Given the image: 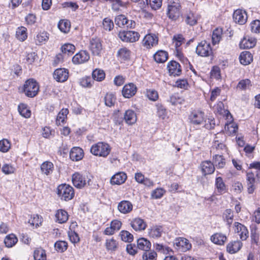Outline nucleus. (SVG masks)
<instances>
[{
  "instance_id": "473e14b6",
  "label": "nucleus",
  "mask_w": 260,
  "mask_h": 260,
  "mask_svg": "<svg viewBox=\"0 0 260 260\" xmlns=\"http://www.w3.org/2000/svg\"><path fill=\"white\" fill-rule=\"evenodd\" d=\"M255 44V40L253 38H244L240 42V47L244 49H250L253 47Z\"/></svg>"
},
{
  "instance_id": "4be33fe9",
  "label": "nucleus",
  "mask_w": 260,
  "mask_h": 260,
  "mask_svg": "<svg viewBox=\"0 0 260 260\" xmlns=\"http://www.w3.org/2000/svg\"><path fill=\"white\" fill-rule=\"evenodd\" d=\"M84 156L83 151L80 147H75L72 148L70 152V157L73 161L81 160Z\"/></svg>"
},
{
  "instance_id": "72a5a7b5",
  "label": "nucleus",
  "mask_w": 260,
  "mask_h": 260,
  "mask_svg": "<svg viewBox=\"0 0 260 260\" xmlns=\"http://www.w3.org/2000/svg\"><path fill=\"white\" fill-rule=\"evenodd\" d=\"M162 232V227L156 225L149 229L148 234L150 237L157 238L161 236Z\"/></svg>"
},
{
  "instance_id": "58836bf2",
  "label": "nucleus",
  "mask_w": 260,
  "mask_h": 260,
  "mask_svg": "<svg viewBox=\"0 0 260 260\" xmlns=\"http://www.w3.org/2000/svg\"><path fill=\"white\" fill-rule=\"evenodd\" d=\"M92 77L93 80L101 81L105 78V73L103 70L96 69L92 73Z\"/></svg>"
},
{
  "instance_id": "2f4dec72",
  "label": "nucleus",
  "mask_w": 260,
  "mask_h": 260,
  "mask_svg": "<svg viewBox=\"0 0 260 260\" xmlns=\"http://www.w3.org/2000/svg\"><path fill=\"white\" fill-rule=\"evenodd\" d=\"M17 238L13 234L7 235L4 240L5 245L8 248H10L14 246L17 243Z\"/></svg>"
},
{
  "instance_id": "4d7b16f0",
  "label": "nucleus",
  "mask_w": 260,
  "mask_h": 260,
  "mask_svg": "<svg viewBox=\"0 0 260 260\" xmlns=\"http://www.w3.org/2000/svg\"><path fill=\"white\" fill-rule=\"evenodd\" d=\"M146 94L147 97L152 101H156L158 98V93L154 89H147Z\"/></svg>"
},
{
  "instance_id": "393cba45",
  "label": "nucleus",
  "mask_w": 260,
  "mask_h": 260,
  "mask_svg": "<svg viewBox=\"0 0 260 260\" xmlns=\"http://www.w3.org/2000/svg\"><path fill=\"white\" fill-rule=\"evenodd\" d=\"M124 119L127 124L132 125L137 121L136 114L134 111L128 110L124 113Z\"/></svg>"
},
{
  "instance_id": "f3484780",
  "label": "nucleus",
  "mask_w": 260,
  "mask_h": 260,
  "mask_svg": "<svg viewBox=\"0 0 260 260\" xmlns=\"http://www.w3.org/2000/svg\"><path fill=\"white\" fill-rule=\"evenodd\" d=\"M168 69L170 75L179 76L181 73L180 65L175 61H171L168 63Z\"/></svg>"
},
{
  "instance_id": "a18cd8bd",
  "label": "nucleus",
  "mask_w": 260,
  "mask_h": 260,
  "mask_svg": "<svg viewBox=\"0 0 260 260\" xmlns=\"http://www.w3.org/2000/svg\"><path fill=\"white\" fill-rule=\"evenodd\" d=\"M222 35V29L221 28H216L212 33V43L214 45L218 44L221 38Z\"/></svg>"
},
{
  "instance_id": "1a4fd4ad",
  "label": "nucleus",
  "mask_w": 260,
  "mask_h": 260,
  "mask_svg": "<svg viewBox=\"0 0 260 260\" xmlns=\"http://www.w3.org/2000/svg\"><path fill=\"white\" fill-rule=\"evenodd\" d=\"M89 48L94 55H100L103 47L101 40L98 38H93L90 41Z\"/></svg>"
},
{
  "instance_id": "aec40b11",
  "label": "nucleus",
  "mask_w": 260,
  "mask_h": 260,
  "mask_svg": "<svg viewBox=\"0 0 260 260\" xmlns=\"http://www.w3.org/2000/svg\"><path fill=\"white\" fill-rule=\"evenodd\" d=\"M242 246V243L239 240L232 241L227 245L226 250L230 253H235L241 249Z\"/></svg>"
},
{
  "instance_id": "6e6d98bb",
  "label": "nucleus",
  "mask_w": 260,
  "mask_h": 260,
  "mask_svg": "<svg viewBox=\"0 0 260 260\" xmlns=\"http://www.w3.org/2000/svg\"><path fill=\"white\" fill-rule=\"evenodd\" d=\"M34 257L35 260H46V259L45 252L42 249L35 250Z\"/></svg>"
},
{
  "instance_id": "338daca9",
  "label": "nucleus",
  "mask_w": 260,
  "mask_h": 260,
  "mask_svg": "<svg viewBox=\"0 0 260 260\" xmlns=\"http://www.w3.org/2000/svg\"><path fill=\"white\" fill-rule=\"evenodd\" d=\"M165 192L166 191L164 189L161 188H158L152 192L151 196L154 199H160L163 196Z\"/></svg>"
},
{
  "instance_id": "5fc2aeb1",
  "label": "nucleus",
  "mask_w": 260,
  "mask_h": 260,
  "mask_svg": "<svg viewBox=\"0 0 260 260\" xmlns=\"http://www.w3.org/2000/svg\"><path fill=\"white\" fill-rule=\"evenodd\" d=\"M152 9L156 10L160 8L162 6V0H146Z\"/></svg>"
},
{
  "instance_id": "c9c22d12",
  "label": "nucleus",
  "mask_w": 260,
  "mask_h": 260,
  "mask_svg": "<svg viewBox=\"0 0 260 260\" xmlns=\"http://www.w3.org/2000/svg\"><path fill=\"white\" fill-rule=\"evenodd\" d=\"M215 186L217 192L222 194L226 191V188L225 183L221 177H218L216 178Z\"/></svg>"
},
{
  "instance_id": "f03ea898",
  "label": "nucleus",
  "mask_w": 260,
  "mask_h": 260,
  "mask_svg": "<svg viewBox=\"0 0 260 260\" xmlns=\"http://www.w3.org/2000/svg\"><path fill=\"white\" fill-rule=\"evenodd\" d=\"M246 181L248 192L252 193L256 188L255 184L260 183V170L247 172Z\"/></svg>"
},
{
  "instance_id": "774afa93",
  "label": "nucleus",
  "mask_w": 260,
  "mask_h": 260,
  "mask_svg": "<svg viewBox=\"0 0 260 260\" xmlns=\"http://www.w3.org/2000/svg\"><path fill=\"white\" fill-rule=\"evenodd\" d=\"M184 100L177 95H172L170 98V102L172 105L176 106L178 104H182Z\"/></svg>"
},
{
  "instance_id": "6ab92c4d",
  "label": "nucleus",
  "mask_w": 260,
  "mask_h": 260,
  "mask_svg": "<svg viewBox=\"0 0 260 260\" xmlns=\"http://www.w3.org/2000/svg\"><path fill=\"white\" fill-rule=\"evenodd\" d=\"M137 91V87L133 83L126 84L122 90V95L126 98H130L134 96Z\"/></svg>"
},
{
  "instance_id": "4c0bfd02",
  "label": "nucleus",
  "mask_w": 260,
  "mask_h": 260,
  "mask_svg": "<svg viewBox=\"0 0 260 260\" xmlns=\"http://www.w3.org/2000/svg\"><path fill=\"white\" fill-rule=\"evenodd\" d=\"M27 29L24 26L19 27L16 32V38L21 41H24L27 37Z\"/></svg>"
},
{
  "instance_id": "f704fd0d",
  "label": "nucleus",
  "mask_w": 260,
  "mask_h": 260,
  "mask_svg": "<svg viewBox=\"0 0 260 260\" xmlns=\"http://www.w3.org/2000/svg\"><path fill=\"white\" fill-rule=\"evenodd\" d=\"M55 217L59 223H64L68 219V214L65 210H58L55 214Z\"/></svg>"
},
{
  "instance_id": "e433bc0d",
  "label": "nucleus",
  "mask_w": 260,
  "mask_h": 260,
  "mask_svg": "<svg viewBox=\"0 0 260 260\" xmlns=\"http://www.w3.org/2000/svg\"><path fill=\"white\" fill-rule=\"evenodd\" d=\"M109 1L112 5V9L115 12L120 10V7H126L127 4L122 2L121 0H105Z\"/></svg>"
},
{
  "instance_id": "a878e982",
  "label": "nucleus",
  "mask_w": 260,
  "mask_h": 260,
  "mask_svg": "<svg viewBox=\"0 0 260 260\" xmlns=\"http://www.w3.org/2000/svg\"><path fill=\"white\" fill-rule=\"evenodd\" d=\"M137 247L140 250L148 251L151 248V243L146 239L141 238L137 240Z\"/></svg>"
},
{
  "instance_id": "bb28decb",
  "label": "nucleus",
  "mask_w": 260,
  "mask_h": 260,
  "mask_svg": "<svg viewBox=\"0 0 260 260\" xmlns=\"http://www.w3.org/2000/svg\"><path fill=\"white\" fill-rule=\"evenodd\" d=\"M213 164L214 167L218 169L223 168L225 165L226 161L223 155L215 154L213 156Z\"/></svg>"
},
{
  "instance_id": "79ce46f5",
  "label": "nucleus",
  "mask_w": 260,
  "mask_h": 260,
  "mask_svg": "<svg viewBox=\"0 0 260 260\" xmlns=\"http://www.w3.org/2000/svg\"><path fill=\"white\" fill-rule=\"evenodd\" d=\"M49 34L46 31L39 32L36 36V41L37 44L45 43L49 39Z\"/></svg>"
},
{
  "instance_id": "ea45409f",
  "label": "nucleus",
  "mask_w": 260,
  "mask_h": 260,
  "mask_svg": "<svg viewBox=\"0 0 260 260\" xmlns=\"http://www.w3.org/2000/svg\"><path fill=\"white\" fill-rule=\"evenodd\" d=\"M234 214L232 210L230 209H226L223 214V218L227 224L231 226L233 221Z\"/></svg>"
},
{
  "instance_id": "ddd939ff",
  "label": "nucleus",
  "mask_w": 260,
  "mask_h": 260,
  "mask_svg": "<svg viewBox=\"0 0 260 260\" xmlns=\"http://www.w3.org/2000/svg\"><path fill=\"white\" fill-rule=\"evenodd\" d=\"M234 231L239 234L242 240H245L248 237V231L246 227L238 222L234 223Z\"/></svg>"
},
{
  "instance_id": "7ed1b4c3",
  "label": "nucleus",
  "mask_w": 260,
  "mask_h": 260,
  "mask_svg": "<svg viewBox=\"0 0 260 260\" xmlns=\"http://www.w3.org/2000/svg\"><path fill=\"white\" fill-rule=\"evenodd\" d=\"M39 90V86L36 80L29 79L26 80L23 85V91L25 94L29 98L36 96Z\"/></svg>"
},
{
  "instance_id": "69168bd1",
  "label": "nucleus",
  "mask_w": 260,
  "mask_h": 260,
  "mask_svg": "<svg viewBox=\"0 0 260 260\" xmlns=\"http://www.w3.org/2000/svg\"><path fill=\"white\" fill-rule=\"evenodd\" d=\"M250 28L251 31L253 32H260V21L258 20H253L250 23Z\"/></svg>"
},
{
  "instance_id": "9b49d317",
  "label": "nucleus",
  "mask_w": 260,
  "mask_h": 260,
  "mask_svg": "<svg viewBox=\"0 0 260 260\" xmlns=\"http://www.w3.org/2000/svg\"><path fill=\"white\" fill-rule=\"evenodd\" d=\"M233 17L234 21L240 25L245 24L247 20V15L246 11L241 9L235 11Z\"/></svg>"
},
{
  "instance_id": "c85d7f7f",
  "label": "nucleus",
  "mask_w": 260,
  "mask_h": 260,
  "mask_svg": "<svg viewBox=\"0 0 260 260\" xmlns=\"http://www.w3.org/2000/svg\"><path fill=\"white\" fill-rule=\"evenodd\" d=\"M155 61L158 63L165 62L168 58L167 52L163 50L158 51L153 56Z\"/></svg>"
},
{
  "instance_id": "49530a36",
  "label": "nucleus",
  "mask_w": 260,
  "mask_h": 260,
  "mask_svg": "<svg viewBox=\"0 0 260 260\" xmlns=\"http://www.w3.org/2000/svg\"><path fill=\"white\" fill-rule=\"evenodd\" d=\"M68 243L64 241H58L54 244L55 249L60 252H64L67 249Z\"/></svg>"
},
{
  "instance_id": "13d9d810",
  "label": "nucleus",
  "mask_w": 260,
  "mask_h": 260,
  "mask_svg": "<svg viewBox=\"0 0 260 260\" xmlns=\"http://www.w3.org/2000/svg\"><path fill=\"white\" fill-rule=\"evenodd\" d=\"M93 83V81L90 77H84L80 81V85L84 87H91Z\"/></svg>"
},
{
  "instance_id": "f257e3e1",
  "label": "nucleus",
  "mask_w": 260,
  "mask_h": 260,
  "mask_svg": "<svg viewBox=\"0 0 260 260\" xmlns=\"http://www.w3.org/2000/svg\"><path fill=\"white\" fill-rule=\"evenodd\" d=\"M90 151L95 156L105 158L110 153L111 147L107 143L100 142L92 145Z\"/></svg>"
},
{
  "instance_id": "603ef678",
  "label": "nucleus",
  "mask_w": 260,
  "mask_h": 260,
  "mask_svg": "<svg viewBox=\"0 0 260 260\" xmlns=\"http://www.w3.org/2000/svg\"><path fill=\"white\" fill-rule=\"evenodd\" d=\"M103 26L105 30L111 31L114 27L113 22L110 18H105L103 21Z\"/></svg>"
},
{
  "instance_id": "9d476101",
  "label": "nucleus",
  "mask_w": 260,
  "mask_h": 260,
  "mask_svg": "<svg viewBox=\"0 0 260 260\" xmlns=\"http://www.w3.org/2000/svg\"><path fill=\"white\" fill-rule=\"evenodd\" d=\"M89 53L84 50H81L76 53L72 58V62L75 64L84 63L89 59Z\"/></svg>"
},
{
  "instance_id": "37998d69",
  "label": "nucleus",
  "mask_w": 260,
  "mask_h": 260,
  "mask_svg": "<svg viewBox=\"0 0 260 260\" xmlns=\"http://www.w3.org/2000/svg\"><path fill=\"white\" fill-rule=\"evenodd\" d=\"M68 113L69 110L68 109H62L57 115L56 121V124L60 125L61 123H63Z\"/></svg>"
},
{
  "instance_id": "7c9ffc66",
  "label": "nucleus",
  "mask_w": 260,
  "mask_h": 260,
  "mask_svg": "<svg viewBox=\"0 0 260 260\" xmlns=\"http://www.w3.org/2000/svg\"><path fill=\"white\" fill-rule=\"evenodd\" d=\"M176 245L182 248V250L186 251L191 248V245L188 240L185 238H179L176 240Z\"/></svg>"
},
{
  "instance_id": "cd10ccee",
  "label": "nucleus",
  "mask_w": 260,
  "mask_h": 260,
  "mask_svg": "<svg viewBox=\"0 0 260 260\" xmlns=\"http://www.w3.org/2000/svg\"><path fill=\"white\" fill-rule=\"evenodd\" d=\"M226 237L221 233H215L211 237V240L215 244L222 245L226 242Z\"/></svg>"
},
{
  "instance_id": "0eeeda50",
  "label": "nucleus",
  "mask_w": 260,
  "mask_h": 260,
  "mask_svg": "<svg viewBox=\"0 0 260 260\" xmlns=\"http://www.w3.org/2000/svg\"><path fill=\"white\" fill-rule=\"evenodd\" d=\"M119 37L122 41L133 43L139 40L140 35L135 31H124L119 32Z\"/></svg>"
},
{
  "instance_id": "864d4df0",
  "label": "nucleus",
  "mask_w": 260,
  "mask_h": 260,
  "mask_svg": "<svg viewBox=\"0 0 260 260\" xmlns=\"http://www.w3.org/2000/svg\"><path fill=\"white\" fill-rule=\"evenodd\" d=\"M117 243L113 238L107 240L106 242V247L107 250L115 251L117 248Z\"/></svg>"
},
{
  "instance_id": "680f3d73",
  "label": "nucleus",
  "mask_w": 260,
  "mask_h": 260,
  "mask_svg": "<svg viewBox=\"0 0 260 260\" xmlns=\"http://www.w3.org/2000/svg\"><path fill=\"white\" fill-rule=\"evenodd\" d=\"M131 51L126 48L120 49L118 52V55L124 60L127 59L130 56Z\"/></svg>"
},
{
  "instance_id": "8fccbe9b",
  "label": "nucleus",
  "mask_w": 260,
  "mask_h": 260,
  "mask_svg": "<svg viewBox=\"0 0 260 260\" xmlns=\"http://www.w3.org/2000/svg\"><path fill=\"white\" fill-rule=\"evenodd\" d=\"M58 27L60 31L64 33H67L70 30V24L68 21L62 20L59 21Z\"/></svg>"
},
{
  "instance_id": "dca6fc26",
  "label": "nucleus",
  "mask_w": 260,
  "mask_h": 260,
  "mask_svg": "<svg viewBox=\"0 0 260 260\" xmlns=\"http://www.w3.org/2000/svg\"><path fill=\"white\" fill-rule=\"evenodd\" d=\"M69 73L68 70L64 68L57 69L54 72V78L58 82H63L68 78Z\"/></svg>"
},
{
  "instance_id": "4468645a",
  "label": "nucleus",
  "mask_w": 260,
  "mask_h": 260,
  "mask_svg": "<svg viewBox=\"0 0 260 260\" xmlns=\"http://www.w3.org/2000/svg\"><path fill=\"white\" fill-rule=\"evenodd\" d=\"M87 178L79 173H75L72 176V182L74 185L81 188L86 185Z\"/></svg>"
},
{
  "instance_id": "de8ad7c7",
  "label": "nucleus",
  "mask_w": 260,
  "mask_h": 260,
  "mask_svg": "<svg viewBox=\"0 0 260 260\" xmlns=\"http://www.w3.org/2000/svg\"><path fill=\"white\" fill-rule=\"evenodd\" d=\"M156 250L161 253L165 254H170V252H172L173 250L169 247L164 246L162 244H156L155 245Z\"/></svg>"
},
{
  "instance_id": "f8f14e48",
  "label": "nucleus",
  "mask_w": 260,
  "mask_h": 260,
  "mask_svg": "<svg viewBox=\"0 0 260 260\" xmlns=\"http://www.w3.org/2000/svg\"><path fill=\"white\" fill-rule=\"evenodd\" d=\"M158 43L157 37L153 34L146 35L142 41L143 45L147 49L155 46Z\"/></svg>"
},
{
  "instance_id": "b1692460",
  "label": "nucleus",
  "mask_w": 260,
  "mask_h": 260,
  "mask_svg": "<svg viewBox=\"0 0 260 260\" xmlns=\"http://www.w3.org/2000/svg\"><path fill=\"white\" fill-rule=\"evenodd\" d=\"M239 60L240 63L244 66L248 65L253 60L252 54L249 51L242 52L240 56Z\"/></svg>"
},
{
  "instance_id": "3c124183",
  "label": "nucleus",
  "mask_w": 260,
  "mask_h": 260,
  "mask_svg": "<svg viewBox=\"0 0 260 260\" xmlns=\"http://www.w3.org/2000/svg\"><path fill=\"white\" fill-rule=\"evenodd\" d=\"M122 241L126 242H131L133 240V235L126 231H122L119 234Z\"/></svg>"
},
{
  "instance_id": "423d86ee",
  "label": "nucleus",
  "mask_w": 260,
  "mask_h": 260,
  "mask_svg": "<svg viewBox=\"0 0 260 260\" xmlns=\"http://www.w3.org/2000/svg\"><path fill=\"white\" fill-rule=\"evenodd\" d=\"M196 53L203 57L210 56L212 53L210 44L205 41L201 42L196 47Z\"/></svg>"
},
{
  "instance_id": "2eb2a0df",
  "label": "nucleus",
  "mask_w": 260,
  "mask_h": 260,
  "mask_svg": "<svg viewBox=\"0 0 260 260\" xmlns=\"http://www.w3.org/2000/svg\"><path fill=\"white\" fill-rule=\"evenodd\" d=\"M133 208L132 203L129 201L123 200L117 205L118 210L122 214H126L130 213Z\"/></svg>"
},
{
  "instance_id": "c03bdc74",
  "label": "nucleus",
  "mask_w": 260,
  "mask_h": 260,
  "mask_svg": "<svg viewBox=\"0 0 260 260\" xmlns=\"http://www.w3.org/2000/svg\"><path fill=\"white\" fill-rule=\"evenodd\" d=\"M115 22L119 27H123L129 22V20L124 15H119L115 17Z\"/></svg>"
},
{
  "instance_id": "a19ab883",
  "label": "nucleus",
  "mask_w": 260,
  "mask_h": 260,
  "mask_svg": "<svg viewBox=\"0 0 260 260\" xmlns=\"http://www.w3.org/2000/svg\"><path fill=\"white\" fill-rule=\"evenodd\" d=\"M75 50V46L70 43L64 44L61 47L62 53L68 55L72 54L74 52Z\"/></svg>"
},
{
  "instance_id": "a211bd4d",
  "label": "nucleus",
  "mask_w": 260,
  "mask_h": 260,
  "mask_svg": "<svg viewBox=\"0 0 260 260\" xmlns=\"http://www.w3.org/2000/svg\"><path fill=\"white\" fill-rule=\"evenodd\" d=\"M130 224L133 229L136 231H143L147 226V224L144 220L139 217L132 219Z\"/></svg>"
},
{
  "instance_id": "e2e57ef3",
  "label": "nucleus",
  "mask_w": 260,
  "mask_h": 260,
  "mask_svg": "<svg viewBox=\"0 0 260 260\" xmlns=\"http://www.w3.org/2000/svg\"><path fill=\"white\" fill-rule=\"evenodd\" d=\"M10 148L9 141L7 139L0 141V151L3 152H7Z\"/></svg>"
},
{
  "instance_id": "c756f323",
  "label": "nucleus",
  "mask_w": 260,
  "mask_h": 260,
  "mask_svg": "<svg viewBox=\"0 0 260 260\" xmlns=\"http://www.w3.org/2000/svg\"><path fill=\"white\" fill-rule=\"evenodd\" d=\"M54 169L53 164L49 161L44 162L41 166V170L42 173L48 175L53 172Z\"/></svg>"
},
{
  "instance_id": "412c9836",
  "label": "nucleus",
  "mask_w": 260,
  "mask_h": 260,
  "mask_svg": "<svg viewBox=\"0 0 260 260\" xmlns=\"http://www.w3.org/2000/svg\"><path fill=\"white\" fill-rule=\"evenodd\" d=\"M127 178L126 174L124 172H118L113 176L110 180L112 184L120 185L123 184Z\"/></svg>"
},
{
  "instance_id": "052dcab7",
  "label": "nucleus",
  "mask_w": 260,
  "mask_h": 260,
  "mask_svg": "<svg viewBox=\"0 0 260 260\" xmlns=\"http://www.w3.org/2000/svg\"><path fill=\"white\" fill-rule=\"evenodd\" d=\"M18 110L20 114L25 118H28L30 117L31 113L30 111L28 110L24 104L19 105Z\"/></svg>"
},
{
  "instance_id": "5701e85b",
  "label": "nucleus",
  "mask_w": 260,
  "mask_h": 260,
  "mask_svg": "<svg viewBox=\"0 0 260 260\" xmlns=\"http://www.w3.org/2000/svg\"><path fill=\"white\" fill-rule=\"evenodd\" d=\"M203 173L204 175L212 174L215 170V167L211 161L206 160L203 161L201 165Z\"/></svg>"
},
{
  "instance_id": "bf43d9fd",
  "label": "nucleus",
  "mask_w": 260,
  "mask_h": 260,
  "mask_svg": "<svg viewBox=\"0 0 260 260\" xmlns=\"http://www.w3.org/2000/svg\"><path fill=\"white\" fill-rule=\"evenodd\" d=\"M116 99L114 95L111 93H107L105 96V105L108 107H111L114 105Z\"/></svg>"
},
{
  "instance_id": "39448f33",
  "label": "nucleus",
  "mask_w": 260,
  "mask_h": 260,
  "mask_svg": "<svg viewBox=\"0 0 260 260\" xmlns=\"http://www.w3.org/2000/svg\"><path fill=\"white\" fill-rule=\"evenodd\" d=\"M181 5L178 0L171 1L168 6L167 16L173 20L177 19L180 13Z\"/></svg>"
},
{
  "instance_id": "0e129e2a",
  "label": "nucleus",
  "mask_w": 260,
  "mask_h": 260,
  "mask_svg": "<svg viewBox=\"0 0 260 260\" xmlns=\"http://www.w3.org/2000/svg\"><path fill=\"white\" fill-rule=\"evenodd\" d=\"M173 42L175 43V47L177 48L180 47L184 41V38L181 34L174 36L173 38Z\"/></svg>"
},
{
  "instance_id": "09e8293b",
  "label": "nucleus",
  "mask_w": 260,
  "mask_h": 260,
  "mask_svg": "<svg viewBox=\"0 0 260 260\" xmlns=\"http://www.w3.org/2000/svg\"><path fill=\"white\" fill-rule=\"evenodd\" d=\"M197 17L192 13H189L187 14L185 21L188 25L190 26H193L197 23Z\"/></svg>"
},
{
  "instance_id": "6e6552de",
  "label": "nucleus",
  "mask_w": 260,
  "mask_h": 260,
  "mask_svg": "<svg viewBox=\"0 0 260 260\" xmlns=\"http://www.w3.org/2000/svg\"><path fill=\"white\" fill-rule=\"evenodd\" d=\"M188 119L193 125H200L204 121V113L201 111H193L189 115Z\"/></svg>"
},
{
  "instance_id": "20e7f679",
  "label": "nucleus",
  "mask_w": 260,
  "mask_h": 260,
  "mask_svg": "<svg viewBox=\"0 0 260 260\" xmlns=\"http://www.w3.org/2000/svg\"><path fill=\"white\" fill-rule=\"evenodd\" d=\"M57 193L62 200L68 201L74 197V191L70 185L64 184L58 186Z\"/></svg>"
}]
</instances>
